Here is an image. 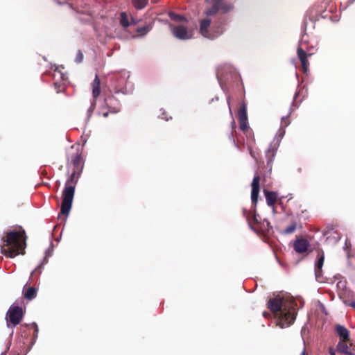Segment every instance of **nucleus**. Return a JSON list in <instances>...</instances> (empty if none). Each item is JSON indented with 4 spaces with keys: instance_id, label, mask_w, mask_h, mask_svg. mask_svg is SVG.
I'll list each match as a JSON object with an SVG mask.
<instances>
[{
    "instance_id": "obj_1",
    "label": "nucleus",
    "mask_w": 355,
    "mask_h": 355,
    "mask_svg": "<svg viewBox=\"0 0 355 355\" xmlns=\"http://www.w3.org/2000/svg\"><path fill=\"white\" fill-rule=\"evenodd\" d=\"M297 304L294 299L277 295L268 302V308L275 313L282 327L292 324L296 318Z\"/></svg>"
},
{
    "instance_id": "obj_2",
    "label": "nucleus",
    "mask_w": 355,
    "mask_h": 355,
    "mask_svg": "<svg viewBox=\"0 0 355 355\" xmlns=\"http://www.w3.org/2000/svg\"><path fill=\"white\" fill-rule=\"evenodd\" d=\"M26 239V232L22 227H19L18 230L8 231L1 239V253L8 258L24 254Z\"/></svg>"
},
{
    "instance_id": "obj_3",
    "label": "nucleus",
    "mask_w": 355,
    "mask_h": 355,
    "mask_svg": "<svg viewBox=\"0 0 355 355\" xmlns=\"http://www.w3.org/2000/svg\"><path fill=\"white\" fill-rule=\"evenodd\" d=\"M78 175L79 171L73 170L65 183V187L62 191L60 214L67 216L70 212Z\"/></svg>"
},
{
    "instance_id": "obj_4",
    "label": "nucleus",
    "mask_w": 355,
    "mask_h": 355,
    "mask_svg": "<svg viewBox=\"0 0 355 355\" xmlns=\"http://www.w3.org/2000/svg\"><path fill=\"white\" fill-rule=\"evenodd\" d=\"M233 6L231 3H227L224 0H213V4L211 7L207 8L205 11V14L207 16L216 15L219 10H221L223 12H227L232 10Z\"/></svg>"
},
{
    "instance_id": "obj_5",
    "label": "nucleus",
    "mask_w": 355,
    "mask_h": 355,
    "mask_svg": "<svg viewBox=\"0 0 355 355\" xmlns=\"http://www.w3.org/2000/svg\"><path fill=\"white\" fill-rule=\"evenodd\" d=\"M23 318L22 309L18 306H12L7 313L8 327H14L20 323Z\"/></svg>"
},
{
    "instance_id": "obj_6",
    "label": "nucleus",
    "mask_w": 355,
    "mask_h": 355,
    "mask_svg": "<svg viewBox=\"0 0 355 355\" xmlns=\"http://www.w3.org/2000/svg\"><path fill=\"white\" fill-rule=\"evenodd\" d=\"M305 44L306 43L304 40L303 37L301 44L297 49V57L301 62L302 69L304 73L307 72L309 69V62L308 61V57H310L313 54V52H310L309 50H308V52L306 51V50L303 47Z\"/></svg>"
},
{
    "instance_id": "obj_7",
    "label": "nucleus",
    "mask_w": 355,
    "mask_h": 355,
    "mask_svg": "<svg viewBox=\"0 0 355 355\" xmlns=\"http://www.w3.org/2000/svg\"><path fill=\"white\" fill-rule=\"evenodd\" d=\"M171 31L173 36L181 40H189L191 37V34L189 31L187 26L184 24L173 25L169 24Z\"/></svg>"
},
{
    "instance_id": "obj_8",
    "label": "nucleus",
    "mask_w": 355,
    "mask_h": 355,
    "mask_svg": "<svg viewBox=\"0 0 355 355\" xmlns=\"http://www.w3.org/2000/svg\"><path fill=\"white\" fill-rule=\"evenodd\" d=\"M111 85L116 89L115 92H119L125 86L126 83L125 73H116L110 77Z\"/></svg>"
},
{
    "instance_id": "obj_9",
    "label": "nucleus",
    "mask_w": 355,
    "mask_h": 355,
    "mask_svg": "<svg viewBox=\"0 0 355 355\" xmlns=\"http://www.w3.org/2000/svg\"><path fill=\"white\" fill-rule=\"evenodd\" d=\"M279 146V139H274L270 144L266 152V157L267 159V166L271 168L273 159L275 157L277 149Z\"/></svg>"
},
{
    "instance_id": "obj_10",
    "label": "nucleus",
    "mask_w": 355,
    "mask_h": 355,
    "mask_svg": "<svg viewBox=\"0 0 355 355\" xmlns=\"http://www.w3.org/2000/svg\"><path fill=\"white\" fill-rule=\"evenodd\" d=\"M101 94V81L98 78V75H96V77L92 83V96H93V101L91 103V106L88 110L89 112H92L94 111L96 107V98L100 95Z\"/></svg>"
},
{
    "instance_id": "obj_11",
    "label": "nucleus",
    "mask_w": 355,
    "mask_h": 355,
    "mask_svg": "<svg viewBox=\"0 0 355 355\" xmlns=\"http://www.w3.org/2000/svg\"><path fill=\"white\" fill-rule=\"evenodd\" d=\"M259 182H260V177L259 175H257L254 177L252 182V190H251V200L252 203L256 206L257 202H258V197L259 193Z\"/></svg>"
},
{
    "instance_id": "obj_12",
    "label": "nucleus",
    "mask_w": 355,
    "mask_h": 355,
    "mask_svg": "<svg viewBox=\"0 0 355 355\" xmlns=\"http://www.w3.org/2000/svg\"><path fill=\"white\" fill-rule=\"evenodd\" d=\"M309 241L303 238L296 239L293 243V248L296 252L302 254L306 252L309 247Z\"/></svg>"
},
{
    "instance_id": "obj_13",
    "label": "nucleus",
    "mask_w": 355,
    "mask_h": 355,
    "mask_svg": "<svg viewBox=\"0 0 355 355\" xmlns=\"http://www.w3.org/2000/svg\"><path fill=\"white\" fill-rule=\"evenodd\" d=\"M67 160L70 161L76 171H80L81 164V154L77 150L74 153H69L67 156Z\"/></svg>"
},
{
    "instance_id": "obj_14",
    "label": "nucleus",
    "mask_w": 355,
    "mask_h": 355,
    "mask_svg": "<svg viewBox=\"0 0 355 355\" xmlns=\"http://www.w3.org/2000/svg\"><path fill=\"white\" fill-rule=\"evenodd\" d=\"M211 24V20L209 19H204L200 21V33L205 37L211 39L213 38L209 33V28Z\"/></svg>"
},
{
    "instance_id": "obj_15",
    "label": "nucleus",
    "mask_w": 355,
    "mask_h": 355,
    "mask_svg": "<svg viewBox=\"0 0 355 355\" xmlns=\"http://www.w3.org/2000/svg\"><path fill=\"white\" fill-rule=\"evenodd\" d=\"M263 193L266 197V202L268 206L273 207L277 202V193L275 191H270L266 189L263 190Z\"/></svg>"
},
{
    "instance_id": "obj_16",
    "label": "nucleus",
    "mask_w": 355,
    "mask_h": 355,
    "mask_svg": "<svg viewBox=\"0 0 355 355\" xmlns=\"http://www.w3.org/2000/svg\"><path fill=\"white\" fill-rule=\"evenodd\" d=\"M336 331L343 342H347L349 340V331L345 327L337 324L336 326Z\"/></svg>"
},
{
    "instance_id": "obj_17",
    "label": "nucleus",
    "mask_w": 355,
    "mask_h": 355,
    "mask_svg": "<svg viewBox=\"0 0 355 355\" xmlns=\"http://www.w3.org/2000/svg\"><path fill=\"white\" fill-rule=\"evenodd\" d=\"M152 28L153 25L151 24H146L142 27H138L136 29L137 35H133L132 37H144L152 29Z\"/></svg>"
},
{
    "instance_id": "obj_18",
    "label": "nucleus",
    "mask_w": 355,
    "mask_h": 355,
    "mask_svg": "<svg viewBox=\"0 0 355 355\" xmlns=\"http://www.w3.org/2000/svg\"><path fill=\"white\" fill-rule=\"evenodd\" d=\"M238 117L239 121H248L247 106L244 101L241 103L238 111Z\"/></svg>"
},
{
    "instance_id": "obj_19",
    "label": "nucleus",
    "mask_w": 355,
    "mask_h": 355,
    "mask_svg": "<svg viewBox=\"0 0 355 355\" xmlns=\"http://www.w3.org/2000/svg\"><path fill=\"white\" fill-rule=\"evenodd\" d=\"M37 295V290L34 287H28L26 288L24 297L25 299L31 300L34 299Z\"/></svg>"
},
{
    "instance_id": "obj_20",
    "label": "nucleus",
    "mask_w": 355,
    "mask_h": 355,
    "mask_svg": "<svg viewBox=\"0 0 355 355\" xmlns=\"http://www.w3.org/2000/svg\"><path fill=\"white\" fill-rule=\"evenodd\" d=\"M120 24L123 26L124 29H126L131 25L128 16L125 12H122L120 14Z\"/></svg>"
},
{
    "instance_id": "obj_21",
    "label": "nucleus",
    "mask_w": 355,
    "mask_h": 355,
    "mask_svg": "<svg viewBox=\"0 0 355 355\" xmlns=\"http://www.w3.org/2000/svg\"><path fill=\"white\" fill-rule=\"evenodd\" d=\"M169 17L172 20L175 21L186 22V23L188 22V20L185 17L178 15V14H175L174 12H171L169 13Z\"/></svg>"
},
{
    "instance_id": "obj_22",
    "label": "nucleus",
    "mask_w": 355,
    "mask_h": 355,
    "mask_svg": "<svg viewBox=\"0 0 355 355\" xmlns=\"http://www.w3.org/2000/svg\"><path fill=\"white\" fill-rule=\"evenodd\" d=\"M324 261V252H321L318 255V261L315 265V270H320L322 268L323 263Z\"/></svg>"
},
{
    "instance_id": "obj_23",
    "label": "nucleus",
    "mask_w": 355,
    "mask_h": 355,
    "mask_svg": "<svg viewBox=\"0 0 355 355\" xmlns=\"http://www.w3.org/2000/svg\"><path fill=\"white\" fill-rule=\"evenodd\" d=\"M132 2L136 9L141 10L146 7L148 0H132Z\"/></svg>"
},
{
    "instance_id": "obj_24",
    "label": "nucleus",
    "mask_w": 355,
    "mask_h": 355,
    "mask_svg": "<svg viewBox=\"0 0 355 355\" xmlns=\"http://www.w3.org/2000/svg\"><path fill=\"white\" fill-rule=\"evenodd\" d=\"M346 343L347 342H343V340L342 342H339L337 345V349L339 352L348 355V354L351 352L348 351V346Z\"/></svg>"
},
{
    "instance_id": "obj_25",
    "label": "nucleus",
    "mask_w": 355,
    "mask_h": 355,
    "mask_svg": "<svg viewBox=\"0 0 355 355\" xmlns=\"http://www.w3.org/2000/svg\"><path fill=\"white\" fill-rule=\"evenodd\" d=\"M52 75L54 78L58 77V79H60L62 80L65 79V75L60 70H59L58 67H56Z\"/></svg>"
},
{
    "instance_id": "obj_26",
    "label": "nucleus",
    "mask_w": 355,
    "mask_h": 355,
    "mask_svg": "<svg viewBox=\"0 0 355 355\" xmlns=\"http://www.w3.org/2000/svg\"><path fill=\"white\" fill-rule=\"evenodd\" d=\"M296 230V223H293L290 225H288L287 227H286L284 230V234H293Z\"/></svg>"
},
{
    "instance_id": "obj_27",
    "label": "nucleus",
    "mask_w": 355,
    "mask_h": 355,
    "mask_svg": "<svg viewBox=\"0 0 355 355\" xmlns=\"http://www.w3.org/2000/svg\"><path fill=\"white\" fill-rule=\"evenodd\" d=\"M315 279L319 282H324L323 277H322V271L320 270H315Z\"/></svg>"
},
{
    "instance_id": "obj_28",
    "label": "nucleus",
    "mask_w": 355,
    "mask_h": 355,
    "mask_svg": "<svg viewBox=\"0 0 355 355\" xmlns=\"http://www.w3.org/2000/svg\"><path fill=\"white\" fill-rule=\"evenodd\" d=\"M83 60V54L80 50H78L76 56L75 58V61L76 63H80Z\"/></svg>"
},
{
    "instance_id": "obj_29",
    "label": "nucleus",
    "mask_w": 355,
    "mask_h": 355,
    "mask_svg": "<svg viewBox=\"0 0 355 355\" xmlns=\"http://www.w3.org/2000/svg\"><path fill=\"white\" fill-rule=\"evenodd\" d=\"M240 123V129L242 131H245L248 126V121H239Z\"/></svg>"
},
{
    "instance_id": "obj_30",
    "label": "nucleus",
    "mask_w": 355,
    "mask_h": 355,
    "mask_svg": "<svg viewBox=\"0 0 355 355\" xmlns=\"http://www.w3.org/2000/svg\"><path fill=\"white\" fill-rule=\"evenodd\" d=\"M54 87L55 89H57L58 93H59L62 89H61V85L58 81L54 83Z\"/></svg>"
},
{
    "instance_id": "obj_31",
    "label": "nucleus",
    "mask_w": 355,
    "mask_h": 355,
    "mask_svg": "<svg viewBox=\"0 0 355 355\" xmlns=\"http://www.w3.org/2000/svg\"><path fill=\"white\" fill-rule=\"evenodd\" d=\"M331 230H334V227L333 226L330 228V229H328V230H324L323 231V235L324 236H327L329 234H330L331 231Z\"/></svg>"
},
{
    "instance_id": "obj_32",
    "label": "nucleus",
    "mask_w": 355,
    "mask_h": 355,
    "mask_svg": "<svg viewBox=\"0 0 355 355\" xmlns=\"http://www.w3.org/2000/svg\"><path fill=\"white\" fill-rule=\"evenodd\" d=\"M139 20L133 18V17H131V20L130 21V22L131 23V25H137L138 23H139Z\"/></svg>"
},
{
    "instance_id": "obj_33",
    "label": "nucleus",
    "mask_w": 355,
    "mask_h": 355,
    "mask_svg": "<svg viewBox=\"0 0 355 355\" xmlns=\"http://www.w3.org/2000/svg\"><path fill=\"white\" fill-rule=\"evenodd\" d=\"M99 114H101L103 117L106 118L109 115V112L108 111H105V112L102 111V112H99Z\"/></svg>"
},
{
    "instance_id": "obj_34",
    "label": "nucleus",
    "mask_w": 355,
    "mask_h": 355,
    "mask_svg": "<svg viewBox=\"0 0 355 355\" xmlns=\"http://www.w3.org/2000/svg\"><path fill=\"white\" fill-rule=\"evenodd\" d=\"M329 352L330 355H336L335 352L332 347H329Z\"/></svg>"
},
{
    "instance_id": "obj_35",
    "label": "nucleus",
    "mask_w": 355,
    "mask_h": 355,
    "mask_svg": "<svg viewBox=\"0 0 355 355\" xmlns=\"http://www.w3.org/2000/svg\"><path fill=\"white\" fill-rule=\"evenodd\" d=\"M252 220H254V223H258V220H257V216H256V214H254L253 216H252Z\"/></svg>"
},
{
    "instance_id": "obj_36",
    "label": "nucleus",
    "mask_w": 355,
    "mask_h": 355,
    "mask_svg": "<svg viewBox=\"0 0 355 355\" xmlns=\"http://www.w3.org/2000/svg\"><path fill=\"white\" fill-rule=\"evenodd\" d=\"M306 50V52H308V50L310 51V52H313V47L311 46V47H306V49H304Z\"/></svg>"
},
{
    "instance_id": "obj_37",
    "label": "nucleus",
    "mask_w": 355,
    "mask_h": 355,
    "mask_svg": "<svg viewBox=\"0 0 355 355\" xmlns=\"http://www.w3.org/2000/svg\"><path fill=\"white\" fill-rule=\"evenodd\" d=\"M227 103H228V105H229L230 112L232 114V110H231V107H230V98H227Z\"/></svg>"
},
{
    "instance_id": "obj_38",
    "label": "nucleus",
    "mask_w": 355,
    "mask_h": 355,
    "mask_svg": "<svg viewBox=\"0 0 355 355\" xmlns=\"http://www.w3.org/2000/svg\"><path fill=\"white\" fill-rule=\"evenodd\" d=\"M350 306L355 309V302H351Z\"/></svg>"
},
{
    "instance_id": "obj_39",
    "label": "nucleus",
    "mask_w": 355,
    "mask_h": 355,
    "mask_svg": "<svg viewBox=\"0 0 355 355\" xmlns=\"http://www.w3.org/2000/svg\"><path fill=\"white\" fill-rule=\"evenodd\" d=\"M301 355H305V350L304 349Z\"/></svg>"
},
{
    "instance_id": "obj_40",
    "label": "nucleus",
    "mask_w": 355,
    "mask_h": 355,
    "mask_svg": "<svg viewBox=\"0 0 355 355\" xmlns=\"http://www.w3.org/2000/svg\"><path fill=\"white\" fill-rule=\"evenodd\" d=\"M249 226H250L252 229H253V227H252V225H251V224H250V223H249Z\"/></svg>"
},
{
    "instance_id": "obj_41",
    "label": "nucleus",
    "mask_w": 355,
    "mask_h": 355,
    "mask_svg": "<svg viewBox=\"0 0 355 355\" xmlns=\"http://www.w3.org/2000/svg\"><path fill=\"white\" fill-rule=\"evenodd\" d=\"M37 270V269H35L34 271H33V272L31 273V275H33V273H35V270Z\"/></svg>"
},
{
    "instance_id": "obj_42",
    "label": "nucleus",
    "mask_w": 355,
    "mask_h": 355,
    "mask_svg": "<svg viewBox=\"0 0 355 355\" xmlns=\"http://www.w3.org/2000/svg\"><path fill=\"white\" fill-rule=\"evenodd\" d=\"M348 355H354V354L352 353H349Z\"/></svg>"
},
{
    "instance_id": "obj_43",
    "label": "nucleus",
    "mask_w": 355,
    "mask_h": 355,
    "mask_svg": "<svg viewBox=\"0 0 355 355\" xmlns=\"http://www.w3.org/2000/svg\"><path fill=\"white\" fill-rule=\"evenodd\" d=\"M263 315L266 317V313L265 312L263 313Z\"/></svg>"
}]
</instances>
